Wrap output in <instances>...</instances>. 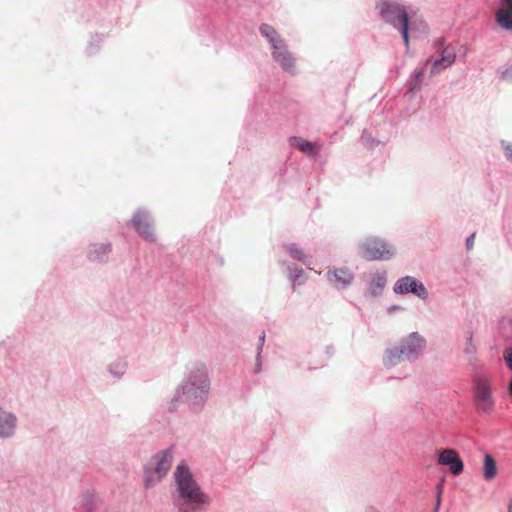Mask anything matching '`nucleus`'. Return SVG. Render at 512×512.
<instances>
[{
  "label": "nucleus",
  "instance_id": "4",
  "mask_svg": "<svg viewBox=\"0 0 512 512\" xmlns=\"http://www.w3.org/2000/svg\"><path fill=\"white\" fill-rule=\"evenodd\" d=\"M209 388V379L202 364L195 365L191 370L188 381L182 387V393L178 394L177 399L188 401L192 404H198L202 400Z\"/></svg>",
  "mask_w": 512,
  "mask_h": 512
},
{
  "label": "nucleus",
  "instance_id": "32",
  "mask_svg": "<svg viewBox=\"0 0 512 512\" xmlns=\"http://www.w3.org/2000/svg\"><path fill=\"white\" fill-rule=\"evenodd\" d=\"M509 512H512V507L509 508Z\"/></svg>",
  "mask_w": 512,
  "mask_h": 512
},
{
  "label": "nucleus",
  "instance_id": "26",
  "mask_svg": "<svg viewBox=\"0 0 512 512\" xmlns=\"http://www.w3.org/2000/svg\"><path fill=\"white\" fill-rule=\"evenodd\" d=\"M501 73V77L503 79H512V64L508 65L507 67H505L504 69H502L500 71Z\"/></svg>",
  "mask_w": 512,
  "mask_h": 512
},
{
  "label": "nucleus",
  "instance_id": "3",
  "mask_svg": "<svg viewBox=\"0 0 512 512\" xmlns=\"http://www.w3.org/2000/svg\"><path fill=\"white\" fill-rule=\"evenodd\" d=\"M382 19L397 29L406 47L409 46V17L407 9L394 0H379L376 5Z\"/></svg>",
  "mask_w": 512,
  "mask_h": 512
},
{
  "label": "nucleus",
  "instance_id": "17",
  "mask_svg": "<svg viewBox=\"0 0 512 512\" xmlns=\"http://www.w3.org/2000/svg\"><path fill=\"white\" fill-rule=\"evenodd\" d=\"M259 29L262 36L269 40L273 50L276 49L277 46H281L285 43L278 32L271 25L262 24Z\"/></svg>",
  "mask_w": 512,
  "mask_h": 512
},
{
  "label": "nucleus",
  "instance_id": "7",
  "mask_svg": "<svg viewBox=\"0 0 512 512\" xmlns=\"http://www.w3.org/2000/svg\"><path fill=\"white\" fill-rule=\"evenodd\" d=\"M474 404L483 413H489L494 406L490 383L483 376L474 378Z\"/></svg>",
  "mask_w": 512,
  "mask_h": 512
},
{
  "label": "nucleus",
  "instance_id": "30",
  "mask_svg": "<svg viewBox=\"0 0 512 512\" xmlns=\"http://www.w3.org/2000/svg\"><path fill=\"white\" fill-rule=\"evenodd\" d=\"M509 390H510V393L512 394V379H511V382L509 384Z\"/></svg>",
  "mask_w": 512,
  "mask_h": 512
},
{
  "label": "nucleus",
  "instance_id": "6",
  "mask_svg": "<svg viewBox=\"0 0 512 512\" xmlns=\"http://www.w3.org/2000/svg\"><path fill=\"white\" fill-rule=\"evenodd\" d=\"M433 46L435 52L439 54V57L434 60L428 59L426 65L431 64L432 73L434 74L454 64L456 60V49L451 44L447 45L444 37L435 39Z\"/></svg>",
  "mask_w": 512,
  "mask_h": 512
},
{
  "label": "nucleus",
  "instance_id": "24",
  "mask_svg": "<svg viewBox=\"0 0 512 512\" xmlns=\"http://www.w3.org/2000/svg\"><path fill=\"white\" fill-rule=\"evenodd\" d=\"M476 352V347L473 344L472 336H469L466 340L465 353L466 354H474Z\"/></svg>",
  "mask_w": 512,
  "mask_h": 512
},
{
  "label": "nucleus",
  "instance_id": "2",
  "mask_svg": "<svg viewBox=\"0 0 512 512\" xmlns=\"http://www.w3.org/2000/svg\"><path fill=\"white\" fill-rule=\"evenodd\" d=\"M174 477L180 496L187 504L202 505L208 503L206 495L201 491L200 487L193 479V476L187 466L184 464L178 465L174 473ZM180 512H197V509L193 507L190 510L188 505H184L180 508Z\"/></svg>",
  "mask_w": 512,
  "mask_h": 512
},
{
  "label": "nucleus",
  "instance_id": "31",
  "mask_svg": "<svg viewBox=\"0 0 512 512\" xmlns=\"http://www.w3.org/2000/svg\"><path fill=\"white\" fill-rule=\"evenodd\" d=\"M146 483H147V486L150 485V480L148 478L146 479Z\"/></svg>",
  "mask_w": 512,
  "mask_h": 512
},
{
  "label": "nucleus",
  "instance_id": "18",
  "mask_svg": "<svg viewBox=\"0 0 512 512\" xmlns=\"http://www.w3.org/2000/svg\"><path fill=\"white\" fill-rule=\"evenodd\" d=\"M387 283V273L384 272H377L372 276L371 282H370V290L372 295L379 296L382 294L385 286Z\"/></svg>",
  "mask_w": 512,
  "mask_h": 512
},
{
  "label": "nucleus",
  "instance_id": "15",
  "mask_svg": "<svg viewBox=\"0 0 512 512\" xmlns=\"http://www.w3.org/2000/svg\"><path fill=\"white\" fill-rule=\"evenodd\" d=\"M328 279L331 284L336 288H342L350 283L351 275L347 270H334L327 273Z\"/></svg>",
  "mask_w": 512,
  "mask_h": 512
},
{
  "label": "nucleus",
  "instance_id": "13",
  "mask_svg": "<svg viewBox=\"0 0 512 512\" xmlns=\"http://www.w3.org/2000/svg\"><path fill=\"white\" fill-rule=\"evenodd\" d=\"M15 424V416L7 411L0 409V436H11L14 432Z\"/></svg>",
  "mask_w": 512,
  "mask_h": 512
},
{
  "label": "nucleus",
  "instance_id": "9",
  "mask_svg": "<svg viewBox=\"0 0 512 512\" xmlns=\"http://www.w3.org/2000/svg\"><path fill=\"white\" fill-rule=\"evenodd\" d=\"M272 56L283 70L290 74L296 73V59L288 50L285 43L281 46H277L276 49L272 51Z\"/></svg>",
  "mask_w": 512,
  "mask_h": 512
},
{
  "label": "nucleus",
  "instance_id": "25",
  "mask_svg": "<svg viewBox=\"0 0 512 512\" xmlns=\"http://www.w3.org/2000/svg\"><path fill=\"white\" fill-rule=\"evenodd\" d=\"M502 147L505 151L506 158L512 162V144L509 142L502 141Z\"/></svg>",
  "mask_w": 512,
  "mask_h": 512
},
{
  "label": "nucleus",
  "instance_id": "22",
  "mask_svg": "<svg viewBox=\"0 0 512 512\" xmlns=\"http://www.w3.org/2000/svg\"><path fill=\"white\" fill-rule=\"evenodd\" d=\"M287 251L289 252L290 256L293 259L304 261L305 260V254L304 252L298 248L295 244H291L287 246Z\"/></svg>",
  "mask_w": 512,
  "mask_h": 512
},
{
  "label": "nucleus",
  "instance_id": "8",
  "mask_svg": "<svg viewBox=\"0 0 512 512\" xmlns=\"http://www.w3.org/2000/svg\"><path fill=\"white\" fill-rule=\"evenodd\" d=\"M393 292L396 295L412 294L421 300H427L429 293L425 285L414 276L399 278L393 285Z\"/></svg>",
  "mask_w": 512,
  "mask_h": 512
},
{
  "label": "nucleus",
  "instance_id": "1",
  "mask_svg": "<svg viewBox=\"0 0 512 512\" xmlns=\"http://www.w3.org/2000/svg\"><path fill=\"white\" fill-rule=\"evenodd\" d=\"M425 347V338L418 332H412L402 338L398 344L386 349L383 364L386 368L391 369L404 361L414 362Z\"/></svg>",
  "mask_w": 512,
  "mask_h": 512
},
{
  "label": "nucleus",
  "instance_id": "5",
  "mask_svg": "<svg viewBox=\"0 0 512 512\" xmlns=\"http://www.w3.org/2000/svg\"><path fill=\"white\" fill-rule=\"evenodd\" d=\"M358 254L369 261H387L396 255V249L383 238L368 236L359 244Z\"/></svg>",
  "mask_w": 512,
  "mask_h": 512
},
{
  "label": "nucleus",
  "instance_id": "11",
  "mask_svg": "<svg viewBox=\"0 0 512 512\" xmlns=\"http://www.w3.org/2000/svg\"><path fill=\"white\" fill-rule=\"evenodd\" d=\"M132 223L136 231L143 239L147 241L155 240L153 229L149 222V217L146 213L141 211L137 212L133 216Z\"/></svg>",
  "mask_w": 512,
  "mask_h": 512
},
{
  "label": "nucleus",
  "instance_id": "21",
  "mask_svg": "<svg viewBox=\"0 0 512 512\" xmlns=\"http://www.w3.org/2000/svg\"><path fill=\"white\" fill-rule=\"evenodd\" d=\"M360 142L363 146L370 148V149L377 147L380 143V141L378 139H376L375 137H373L372 134L370 132H368L367 130H364L362 132V135L360 137Z\"/></svg>",
  "mask_w": 512,
  "mask_h": 512
},
{
  "label": "nucleus",
  "instance_id": "23",
  "mask_svg": "<svg viewBox=\"0 0 512 512\" xmlns=\"http://www.w3.org/2000/svg\"><path fill=\"white\" fill-rule=\"evenodd\" d=\"M503 356H504V360L506 362L507 367L510 370H512V348L511 347L505 348Z\"/></svg>",
  "mask_w": 512,
  "mask_h": 512
},
{
  "label": "nucleus",
  "instance_id": "27",
  "mask_svg": "<svg viewBox=\"0 0 512 512\" xmlns=\"http://www.w3.org/2000/svg\"><path fill=\"white\" fill-rule=\"evenodd\" d=\"M475 233H472L466 238L465 244L467 250H471L474 246Z\"/></svg>",
  "mask_w": 512,
  "mask_h": 512
},
{
  "label": "nucleus",
  "instance_id": "28",
  "mask_svg": "<svg viewBox=\"0 0 512 512\" xmlns=\"http://www.w3.org/2000/svg\"><path fill=\"white\" fill-rule=\"evenodd\" d=\"M441 492H442V485L439 484L437 486V500H436V507H435V511L434 512H438V508L440 506V501H441Z\"/></svg>",
  "mask_w": 512,
  "mask_h": 512
},
{
  "label": "nucleus",
  "instance_id": "14",
  "mask_svg": "<svg viewBox=\"0 0 512 512\" xmlns=\"http://www.w3.org/2000/svg\"><path fill=\"white\" fill-rule=\"evenodd\" d=\"M172 455L169 451H165L155 457V473L157 479L160 480L171 467Z\"/></svg>",
  "mask_w": 512,
  "mask_h": 512
},
{
  "label": "nucleus",
  "instance_id": "16",
  "mask_svg": "<svg viewBox=\"0 0 512 512\" xmlns=\"http://www.w3.org/2000/svg\"><path fill=\"white\" fill-rule=\"evenodd\" d=\"M290 144L310 156L316 155L320 149V147L315 143L309 142L300 137H292L290 139Z\"/></svg>",
  "mask_w": 512,
  "mask_h": 512
},
{
  "label": "nucleus",
  "instance_id": "29",
  "mask_svg": "<svg viewBox=\"0 0 512 512\" xmlns=\"http://www.w3.org/2000/svg\"><path fill=\"white\" fill-rule=\"evenodd\" d=\"M365 512H380V511L373 506H369L365 509Z\"/></svg>",
  "mask_w": 512,
  "mask_h": 512
},
{
  "label": "nucleus",
  "instance_id": "10",
  "mask_svg": "<svg viewBox=\"0 0 512 512\" xmlns=\"http://www.w3.org/2000/svg\"><path fill=\"white\" fill-rule=\"evenodd\" d=\"M438 463L443 466H448L453 475H459L464 469L463 461L453 449L442 450L439 453Z\"/></svg>",
  "mask_w": 512,
  "mask_h": 512
},
{
  "label": "nucleus",
  "instance_id": "19",
  "mask_svg": "<svg viewBox=\"0 0 512 512\" xmlns=\"http://www.w3.org/2000/svg\"><path fill=\"white\" fill-rule=\"evenodd\" d=\"M424 68L416 69L412 72L407 80L408 93H415L420 91L422 86V80L424 76Z\"/></svg>",
  "mask_w": 512,
  "mask_h": 512
},
{
  "label": "nucleus",
  "instance_id": "12",
  "mask_svg": "<svg viewBox=\"0 0 512 512\" xmlns=\"http://www.w3.org/2000/svg\"><path fill=\"white\" fill-rule=\"evenodd\" d=\"M497 23L505 30L512 31V0H502L496 12Z\"/></svg>",
  "mask_w": 512,
  "mask_h": 512
},
{
  "label": "nucleus",
  "instance_id": "20",
  "mask_svg": "<svg viewBox=\"0 0 512 512\" xmlns=\"http://www.w3.org/2000/svg\"><path fill=\"white\" fill-rule=\"evenodd\" d=\"M497 474V466L494 458L490 454L484 456L483 476L485 479H493Z\"/></svg>",
  "mask_w": 512,
  "mask_h": 512
}]
</instances>
